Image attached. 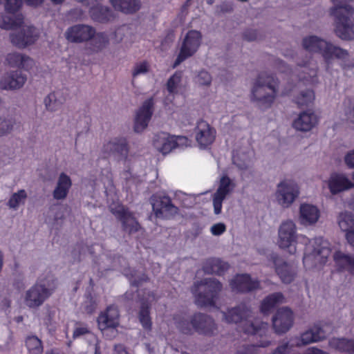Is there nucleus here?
Masks as SVG:
<instances>
[{
    "label": "nucleus",
    "mask_w": 354,
    "mask_h": 354,
    "mask_svg": "<svg viewBox=\"0 0 354 354\" xmlns=\"http://www.w3.org/2000/svg\"><path fill=\"white\" fill-rule=\"evenodd\" d=\"M298 243L305 245L303 263L307 270L322 266L331 254V245L327 240L322 237L309 240L305 235L297 233L296 223L292 220L282 221L278 230V246L294 254Z\"/></svg>",
    "instance_id": "nucleus-1"
},
{
    "label": "nucleus",
    "mask_w": 354,
    "mask_h": 354,
    "mask_svg": "<svg viewBox=\"0 0 354 354\" xmlns=\"http://www.w3.org/2000/svg\"><path fill=\"white\" fill-rule=\"evenodd\" d=\"M223 320L228 324H238L240 330L255 337H266L268 328L267 323L256 319L244 304L227 309L223 313Z\"/></svg>",
    "instance_id": "nucleus-2"
},
{
    "label": "nucleus",
    "mask_w": 354,
    "mask_h": 354,
    "mask_svg": "<svg viewBox=\"0 0 354 354\" xmlns=\"http://www.w3.org/2000/svg\"><path fill=\"white\" fill-rule=\"evenodd\" d=\"M279 89L278 80L266 73H260L251 88V100L262 109H266L274 103Z\"/></svg>",
    "instance_id": "nucleus-3"
},
{
    "label": "nucleus",
    "mask_w": 354,
    "mask_h": 354,
    "mask_svg": "<svg viewBox=\"0 0 354 354\" xmlns=\"http://www.w3.org/2000/svg\"><path fill=\"white\" fill-rule=\"evenodd\" d=\"M302 46L307 51L320 53L327 65V70L334 58L344 60L348 55L346 50L316 36H309L304 38Z\"/></svg>",
    "instance_id": "nucleus-4"
},
{
    "label": "nucleus",
    "mask_w": 354,
    "mask_h": 354,
    "mask_svg": "<svg viewBox=\"0 0 354 354\" xmlns=\"http://www.w3.org/2000/svg\"><path fill=\"white\" fill-rule=\"evenodd\" d=\"M57 283L52 275L39 279L32 286L26 290L24 304L30 308H37L50 297L56 289Z\"/></svg>",
    "instance_id": "nucleus-5"
},
{
    "label": "nucleus",
    "mask_w": 354,
    "mask_h": 354,
    "mask_svg": "<svg viewBox=\"0 0 354 354\" xmlns=\"http://www.w3.org/2000/svg\"><path fill=\"white\" fill-rule=\"evenodd\" d=\"M221 288V283L213 279H205L201 282H196L192 292L196 304L200 306L214 305L215 298Z\"/></svg>",
    "instance_id": "nucleus-6"
},
{
    "label": "nucleus",
    "mask_w": 354,
    "mask_h": 354,
    "mask_svg": "<svg viewBox=\"0 0 354 354\" xmlns=\"http://www.w3.org/2000/svg\"><path fill=\"white\" fill-rule=\"evenodd\" d=\"M175 324L176 327L185 334L192 333L194 330L203 334H211L215 328L214 320L203 314H196L190 323L187 320L175 318Z\"/></svg>",
    "instance_id": "nucleus-7"
},
{
    "label": "nucleus",
    "mask_w": 354,
    "mask_h": 354,
    "mask_svg": "<svg viewBox=\"0 0 354 354\" xmlns=\"http://www.w3.org/2000/svg\"><path fill=\"white\" fill-rule=\"evenodd\" d=\"M300 194L298 184L291 179H283L277 185L274 198L277 203L283 208H289Z\"/></svg>",
    "instance_id": "nucleus-8"
},
{
    "label": "nucleus",
    "mask_w": 354,
    "mask_h": 354,
    "mask_svg": "<svg viewBox=\"0 0 354 354\" xmlns=\"http://www.w3.org/2000/svg\"><path fill=\"white\" fill-rule=\"evenodd\" d=\"M202 42L201 33L198 30L188 31L183 40L178 57L174 64L176 68L185 59L193 56L198 50Z\"/></svg>",
    "instance_id": "nucleus-9"
},
{
    "label": "nucleus",
    "mask_w": 354,
    "mask_h": 354,
    "mask_svg": "<svg viewBox=\"0 0 354 354\" xmlns=\"http://www.w3.org/2000/svg\"><path fill=\"white\" fill-rule=\"evenodd\" d=\"M5 3V9L7 13L2 17L0 27L10 30L20 26L24 21L21 14L17 13L21 6V0H0V3Z\"/></svg>",
    "instance_id": "nucleus-10"
},
{
    "label": "nucleus",
    "mask_w": 354,
    "mask_h": 354,
    "mask_svg": "<svg viewBox=\"0 0 354 354\" xmlns=\"http://www.w3.org/2000/svg\"><path fill=\"white\" fill-rule=\"evenodd\" d=\"M194 135L198 147L201 149H207L214 143L216 131L207 122L200 120L194 129Z\"/></svg>",
    "instance_id": "nucleus-11"
},
{
    "label": "nucleus",
    "mask_w": 354,
    "mask_h": 354,
    "mask_svg": "<svg viewBox=\"0 0 354 354\" xmlns=\"http://www.w3.org/2000/svg\"><path fill=\"white\" fill-rule=\"evenodd\" d=\"M322 187H327L331 194L335 195L353 188L354 182L344 174L334 172L323 181Z\"/></svg>",
    "instance_id": "nucleus-12"
},
{
    "label": "nucleus",
    "mask_w": 354,
    "mask_h": 354,
    "mask_svg": "<svg viewBox=\"0 0 354 354\" xmlns=\"http://www.w3.org/2000/svg\"><path fill=\"white\" fill-rule=\"evenodd\" d=\"M153 212L157 218H167L176 214L178 209L167 196L153 195L151 198Z\"/></svg>",
    "instance_id": "nucleus-13"
},
{
    "label": "nucleus",
    "mask_w": 354,
    "mask_h": 354,
    "mask_svg": "<svg viewBox=\"0 0 354 354\" xmlns=\"http://www.w3.org/2000/svg\"><path fill=\"white\" fill-rule=\"evenodd\" d=\"M10 37L13 45L24 48L34 44L39 37V33L35 27L24 26L19 31L11 33Z\"/></svg>",
    "instance_id": "nucleus-14"
},
{
    "label": "nucleus",
    "mask_w": 354,
    "mask_h": 354,
    "mask_svg": "<svg viewBox=\"0 0 354 354\" xmlns=\"http://www.w3.org/2000/svg\"><path fill=\"white\" fill-rule=\"evenodd\" d=\"M326 332L321 323L315 324L311 328L303 333L301 337L291 339V346H302L322 340L326 337Z\"/></svg>",
    "instance_id": "nucleus-15"
},
{
    "label": "nucleus",
    "mask_w": 354,
    "mask_h": 354,
    "mask_svg": "<svg viewBox=\"0 0 354 354\" xmlns=\"http://www.w3.org/2000/svg\"><path fill=\"white\" fill-rule=\"evenodd\" d=\"M106 156H118L122 160H126L129 154L127 141L123 137H115L106 142L102 148Z\"/></svg>",
    "instance_id": "nucleus-16"
},
{
    "label": "nucleus",
    "mask_w": 354,
    "mask_h": 354,
    "mask_svg": "<svg viewBox=\"0 0 354 354\" xmlns=\"http://www.w3.org/2000/svg\"><path fill=\"white\" fill-rule=\"evenodd\" d=\"M321 216L319 207L313 204L303 203L299 208V222L301 225L309 227L315 225Z\"/></svg>",
    "instance_id": "nucleus-17"
},
{
    "label": "nucleus",
    "mask_w": 354,
    "mask_h": 354,
    "mask_svg": "<svg viewBox=\"0 0 354 354\" xmlns=\"http://www.w3.org/2000/svg\"><path fill=\"white\" fill-rule=\"evenodd\" d=\"M153 100L148 99L136 112L133 129L137 133L142 132L148 126L153 114Z\"/></svg>",
    "instance_id": "nucleus-18"
},
{
    "label": "nucleus",
    "mask_w": 354,
    "mask_h": 354,
    "mask_svg": "<svg viewBox=\"0 0 354 354\" xmlns=\"http://www.w3.org/2000/svg\"><path fill=\"white\" fill-rule=\"evenodd\" d=\"M234 187V184L227 176H223L221 178L218 187L212 198L214 211L216 214H219L221 212L223 201Z\"/></svg>",
    "instance_id": "nucleus-19"
},
{
    "label": "nucleus",
    "mask_w": 354,
    "mask_h": 354,
    "mask_svg": "<svg viewBox=\"0 0 354 354\" xmlns=\"http://www.w3.org/2000/svg\"><path fill=\"white\" fill-rule=\"evenodd\" d=\"M293 324V313L288 308H282L278 310L272 319L273 328L277 333L287 332Z\"/></svg>",
    "instance_id": "nucleus-20"
},
{
    "label": "nucleus",
    "mask_w": 354,
    "mask_h": 354,
    "mask_svg": "<svg viewBox=\"0 0 354 354\" xmlns=\"http://www.w3.org/2000/svg\"><path fill=\"white\" fill-rule=\"evenodd\" d=\"M26 80V75L23 74L21 71H11L2 77L0 86L4 90L19 89L24 85Z\"/></svg>",
    "instance_id": "nucleus-21"
},
{
    "label": "nucleus",
    "mask_w": 354,
    "mask_h": 354,
    "mask_svg": "<svg viewBox=\"0 0 354 354\" xmlns=\"http://www.w3.org/2000/svg\"><path fill=\"white\" fill-rule=\"evenodd\" d=\"M100 1L90 0V17L100 23L113 20L115 17L114 14L109 8L103 6Z\"/></svg>",
    "instance_id": "nucleus-22"
},
{
    "label": "nucleus",
    "mask_w": 354,
    "mask_h": 354,
    "mask_svg": "<svg viewBox=\"0 0 354 354\" xmlns=\"http://www.w3.org/2000/svg\"><path fill=\"white\" fill-rule=\"evenodd\" d=\"M318 117L313 111L301 112L292 123L293 127L300 131H309L318 124Z\"/></svg>",
    "instance_id": "nucleus-23"
},
{
    "label": "nucleus",
    "mask_w": 354,
    "mask_h": 354,
    "mask_svg": "<svg viewBox=\"0 0 354 354\" xmlns=\"http://www.w3.org/2000/svg\"><path fill=\"white\" fill-rule=\"evenodd\" d=\"M97 322L101 330L116 328L119 324L118 308L113 306L108 307L106 310L99 316Z\"/></svg>",
    "instance_id": "nucleus-24"
},
{
    "label": "nucleus",
    "mask_w": 354,
    "mask_h": 354,
    "mask_svg": "<svg viewBox=\"0 0 354 354\" xmlns=\"http://www.w3.org/2000/svg\"><path fill=\"white\" fill-rule=\"evenodd\" d=\"M271 259L275 266V270L281 281L285 283H291L296 275L295 269L286 262L282 261L276 255H272Z\"/></svg>",
    "instance_id": "nucleus-25"
},
{
    "label": "nucleus",
    "mask_w": 354,
    "mask_h": 354,
    "mask_svg": "<svg viewBox=\"0 0 354 354\" xmlns=\"http://www.w3.org/2000/svg\"><path fill=\"white\" fill-rule=\"evenodd\" d=\"M258 281L252 280L248 274H237L230 281V286L233 291L248 292L259 287Z\"/></svg>",
    "instance_id": "nucleus-26"
},
{
    "label": "nucleus",
    "mask_w": 354,
    "mask_h": 354,
    "mask_svg": "<svg viewBox=\"0 0 354 354\" xmlns=\"http://www.w3.org/2000/svg\"><path fill=\"white\" fill-rule=\"evenodd\" d=\"M174 142L173 136L161 132L154 136L153 145L158 151L166 155L174 149Z\"/></svg>",
    "instance_id": "nucleus-27"
},
{
    "label": "nucleus",
    "mask_w": 354,
    "mask_h": 354,
    "mask_svg": "<svg viewBox=\"0 0 354 354\" xmlns=\"http://www.w3.org/2000/svg\"><path fill=\"white\" fill-rule=\"evenodd\" d=\"M66 39L73 43H82L88 40V26L75 25L65 32Z\"/></svg>",
    "instance_id": "nucleus-28"
},
{
    "label": "nucleus",
    "mask_w": 354,
    "mask_h": 354,
    "mask_svg": "<svg viewBox=\"0 0 354 354\" xmlns=\"http://www.w3.org/2000/svg\"><path fill=\"white\" fill-rule=\"evenodd\" d=\"M72 182L71 178L62 172L59 176L56 187L53 192V198L56 200L65 199L71 187Z\"/></svg>",
    "instance_id": "nucleus-29"
},
{
    "label": "nucleus",
    "mask_w": 354,
    "mask_h": 354,
    "mask_svg": "<svg viewBox=\"0 0 354 354\" xmlns=\"http://www.w3.org/2000/svg\"><path fill=\"white\" fill-rule=\"evenodd\" d=\"M167 89L172 95H183L186 91V84L181 72L175 73L167 81Z\"/></svg>",
    "instance_id": "nucleus-30"
},
{
    "label": "nucleus",
    "mask_w": 354,
    "mask_h": 354,
    "mask_svg": "<svg viewBox=\"0 0 354 354\" xmlns=\"http://www.w3.org/2000/svg\"><path fill=\"white\" fill-rule=\"evenodd\" d=\"M6 62L11 67L21 68L28 70L33 64L28 56L19 53H11L7 55Z\"/></svg>",
    "instance_id": "nucleus-31"
},
{
    "label": "nucleus",
    "mask_w": 354,
    "mask_h": 354,
    "mask_svg": "<svg viewBox=\"0 0 354 354\" xmlns=\"http://www.w3.org/2000/svg\"><path fill=\"white\" fill-rule=\"evenodd\" d=\"M113 7L126 14L137 12L140 8L139 0H109Z\"/></svg>",
    "instance_id": "nucleus-32"
},
{
    "label": "nucleus",
    "mask_w": 354,
    "mask_h": 354,
    "mask_svg": "<svg viewBox=\"0 0 354 354\" xmlns=\"http://www.w3.org/2000/svg\"><path fill=\"white\" fill-rule=\"evenodd\" d=\"M333 261L335 266L338 270H346L348 272L354 261V256L337 250L333 254Z\"/></svg>",
    "instance_id": "nucleus-33"
},
{
    "label": "nucleus",
    "mask_w": 354,
    "mask_h": 354,
    "mask_svg": "<svg viewBox=\"0 0 354 354\" xmlns=\"http://www.w3.org/2000/svg\"><path fill=\"white\" fill-rule=\"evenodd\" d=\"M65 99L60 92H52L44 100L46 109L50 112L59 110L64 103Z\"/></svg>",
    "instance_id": "nucleus-34"
},
{
    "label": "nucleus",
    "mask_w": 354,
    "mask_h": 354,
    "mask_svg": "<svg viewBox=\"0 0 354 354\" xmlns=\"http://www.w3.org/2000/svg\"><path fill=\"white\" fill-rule=\"evenodd\" d=\"M228 268V263L218 259H207L203 266L205 272L219 275L223 274Z\"/></svg>",
    "instance_id": "nucleus-35"
},
{
    "label": "nucleus",
    "mask_w": 354,
    "mask_h": 354,
    "mask_svg": "<svg viewBox=\"0 0 354 354\" xmlns=\"http://www.w3.org/2000/svg\"><path fill=\"white\" fill-rule=\"evenodd\" d=\"M284 297L281 293H274L268 296L261 303V310L263 314L270 313L272 309L284 301Z\"/></svg>",
    "instance_id": "nucleus-36"
},
{
    "label": "nucleus",
    "mask_w": 354,
    "mask_h": 354,
    "mask_svg": "<svg viewBox=\"0 0 354 354\" xmlns=\"http://www.w3.org/2000/svg\"><path fill=\"white\" fill-rule=\"evenodd\" d=\"M118 212L121 214L120 219L126 231L131 233L138 230L140 227L139 224L136 221L131 213L125 210L123 207H120V209Z\"/></svg>",
    "instance_id": "nucleus-37"
},
{
    "label": "nucleus",
    "mask_w": 354,
    "mask_h": 354,
    "mask_svg": "<svg viewBox=\"0 0 354 354\" xmlns=\"http://www.w3.org/2000/svg\"><path fill=\"white\" fill-rule=\"evenodd\" d=\"M154 299L153 295H149L146 299H142L141 300V309L139 313V319L145 329H150L151 326V319L149 317L148 302L152 301Z\"/></svg>",
    "instance_id": "nucleus-38"
},
{
    "label": "nucleus",
    "mask_w": 354,
    "mask_h": 354,
    "mask_svg": "<svg viewBox=\"0 0 354 354\" xmlns=\"http://www.w3.org/2000/svg\"><path fill=\"white\" fill-rule=\"evenodd\" d=\"M340 229L345 232V238L350 233H354V214L348 212L339 214L337 218Z\"/></svg>",
    "instance_id": "nucleus-39"
},
{
    "label": "nucleus",
    "mask_w": 354,
    "mask_h": 354,
    "mask_svg": "<svg viewBox=\"0 0 354 354\" xmlns=\"http://www.w3.org/2000/svg\"><path fill=\"white\" fill-rule=\"evenodd\" d=\"M330 346L339 351L354 353V342L346 339L333 338L329 342Z\"/></svg>",
    "instance_id": "nucleus-40"
},
{
    "label": "nucleus",
    "mask_w": 354,
    "mask_h": 354,
    "mask_svg": "<svg viewBox=\"0 0 354 354\" xmlns=\"http://www.w3.org/2000/svg\"><path fill=\"white\" fill-rule=\"evenodd\" d=\"M204 193H201L198 195L187 194L181 191L175 192V199L179 201L183 206L185 207H192L196 202V198Z\"/></svg>",
    "instance_id": "nucleus-41"
},
{
    "label": "nucleus",
    "mask_w": 354,
    "mask_h": 354,
    "mask_svg": "<svg viewBox=\"0 0 354 354\" xmlns=\"http://www.w3.org/2000/svg\"><path fill=\"white\" fill-rule=\"evenodd\" d=\"M27 198V194L24 189H20L14 193L10 198L8 205L10 208L17 209L21 203H24Z\"/></svg>",
    "instance_id": "nucleus-42"
},
{
    "label": "nucleus",
    "mask_w": 354,
    "mask_h": 354,
    "mask_svg": "<svg viewBox=\"0 0 354 354\" xmlns=\"http://www.w3.org/2000/svg\"><path fill=\"white\" fill-rule=\"evenodd\" d=\"M26 345L30 354H41L43 351L41 342L35 336L28 337Z\"/></svg>",
    "instance_id": "nucleus-43"
},
{
    "label": "nucleus",
    "mask_w": 354,
    "mask_h": 354,
    "mask_svg": "<svg viewBox=\"0 0 354 354\" xmlns=\"http://www.w3.org/2000/svg\"><path fill=\"white\" fill-rule=\"evenodd\" d=\"M233 162L240 169H247L250 167L251 163V154H234L233 156Z\"/></svg>",
    "instance_id": "nucleus-44"
},
{
    "label": "nucleus",
    "mask_w": 354,
    "mask_h": 354,
    "mask_svg": "<svg viewBox=\"0 0 354 354\" xmlns=\"http://www.w3.org/2000/svg\"><path fill=\"white\" fill-rule=\"evenodd\" d=\"M315 94L312 90L308 89L301 92L295 98L296 103L299 106H306L313 102Z\"/></svg>",
    "instance_id": "nucleus-45"
},
{
    "label": "nucleus",
    "mask_w": 354,
    "mask_h": 354,
    "mask_svg": "<svg viewBox=\"0 0 354 354\" xmlns=\"http://www.w3.org/2000/svg\"><path fill=\"white\" fill-rule=\"evenodd\" d=\"M306 65L307 64H304L303 66L302 73L305 75L301 79L311 84L317 83V68H310Z\"/></svg>",
    "instance_id": "nucleus-46"
},
{
    "label": "nucleus",
    "mask_w": 354,
    "mask_h": 354,
    "mask_svg": "<svg viewBox=\"0 0 354 354\" xmlns=\"http://www.w3.org/2000/svg\"><path fill=\"white\" fill-rule=\"evenodd\" d=\"M212 76L206 71H201L194 77V82L200 86H209L212 83Z\"/></svg>",
    "instance_id": "nucleus-47"
},
{
    "label": "nucleus",
    "mask_w": 354,
    "mask_h": 354,
    "mask_svg": "<svg viewBox=\"0 0 354 354\" xmlns=\"http://www.w3.org/2000/svg\"><path fill=\"white\" fill-rule=\"evenodd\" d=\"M90 46H96L97 48H100L104 46L107 42L106 37L101 33L94 34V31L90 27Z\"/></svg>",
    "instance_id": "nucleus-48"
},
{
    "label": "nucleus",
    "mask_w": 354,
    "mask_h": 354,
    "mask_svg": "<svg viewBox=\"0 0 354 354\" xmlns=\"http://www.w3.org/2000/svg\"><path fill=\"white\" fill-rule=\"evenodd\" d=\"M149 65L147 62H141L135 64L132 75L133 77H136L141 75L146 74L149 71Z\"/></svg>",
    "instance_id": "nucleus-49"
},
{
    "label": "nucleus",
    "mask_w": 354,
    "mask_h": 354,
    "mask_svg": "<svg viewBox=\"0 0 354 354\" xmlns=\"http://www.w3.org/2000/svg\"><path fill=\"white\" fill-rule=\"evenodd\" d=\"M175 149H184L192 145V140L185 136H173Z\"/></svg>",
    "instance_id": "nucleus-50"
},
{
    "label": "nucleus",
    "mask_w": 354,
    "mask_h": 354,
    "mask_svg": "<svg viewBox=\"0 0 354 354\" xmlns=\"http://www.w3.org/2000/svg\"><path fill=\"white\" fill-rule=\"evenodd\" d=\"M346 120L354 124V101L348 99L344 103Z\"/></svg>",
    "instance_id": "nucleus-51"
},
{
    "label": "nucleus",
    "mask_w": 354,
    "mask_h": 354,
    "mask_svg": "<svg viewBox=\"0 0 354 354\" xmlns=\"http://www.w3.org/2000/svg\"><path fill=\"white\" fill-rule=\"evenodd\" d=\"M14 121L12 119H5L0 123V136L10 133L14 127Z\"/></svg>",
    "instance_id": "nucleus-52"
},
{
    "label": "nucleus",
    "mask_w": 354,
    "mask_h": 354,
    "mask_svg": "<svg viewBox=\"0 0 354 354\" xmlns=\"http://www.w3.org/2000/svg\"><path fill=\"white\" fill-rule=\"evenodd\" d=\"M226 230V226L223 223H218L213 225L210 228L211 233L214 236H219Z\"/></svg>",
    "instance_id": "nucleus-53"
},
{
    "label": "nucleus",
    "mask_w": 354,
    "mask_h": 354,
    "mask_svg": "<svg viewBox=\"0 0 354 354\" xmlns=\"http://www.w3.org/2000/svg\"><path fill=\"white\" fill-rule=\"evenodd\" d=\"M344 161L348 167L354 168V149L347 153L344 157ZM352 178L354 180V172L352 174Z\"/></svg>",
    "instance_id": "nucleus-54"
},
{
    "label": "nucleus",
    "mask_w": 354,
    "mask_h": 354,
    "mask_svg": "<svg viewBox=\"0 0 354 354\" xmlns=\"http://www.w3.org/2000/svg\"><path fill=\"white\" fill-rule=\"evenodd\" d=\"M88 333V330L86 327L76 326L73 331V337L75 339Z\"/></svg>",
    "instance_id": "nucleus-55"
},
{
    "label": "nucleus",
    "mask_w": 354,
    "mask_h": 354,
    "mask_svg": "<svg viewBox=\"0 0 354 354\" xmlns=\"http://www.w3.org/2000/svg\"><path fill=\"white\" fill-rule=\"evenodd\" d=\"M125 274L129 277L131 283L135 286H138L141 281H145L147 279V277H144L140 280H137V275L136 274H131L130 276L127 273H125Z\"/></svg>",
    "instance_id": "nucleus-56"
},
{
    "label": "nucleus",
    "mask_w": 354,
    "mask_h": 354,
    "mask_svg": "<svg viewBox=\"0 0 354 354\" xmlns=\"http://www.w3.org/2000/svg\"><path fill=\"white\" fill-rule=\"evenodd\" d=\"M269 344H270V341L265 339V340L261 341V342L258 345H257V346L266 347V346H268ZM255 347H256L255 345L249 346L247 348V354H250L252 352V351H253L255 348Z\"/></svg>",
    "instance_id": "nucleus-57"
},
{
    "label": "nucleus",
    "mask_w": 354,
    "mask_h": 354,
    "mask_svg": "<svg viewBox=\"0 0 354 354\" xmlns=\"http://www.w3.org/2000/svg\"><path fill=\"white\" fill-rule=\"evenodd\" d=\"M346 241L348 242V243L352 247L354 248V232L352 233V232H350L347 236H346Z\"/></svg>",
    "instance_id": "nucleus-58"
},
{
    "label": "nucleus",
    "mask_w": 354,
    "mask_h": 354,
    "mask_svg": "<svg viewBox=\"0 0 354 354\" xmlns=\"http://www.w3.org/2000/svg\"><path fill=\"white\" fill-rule=\"evenodd\" d=\"M116 354H128L125 348L122 345H117L115 347Z\"/></svg>",
    "instance_id": "nucleus-59"
},
{
    "label": "nucleus",
    "mask_w": 354,
    "mask_h": 354,
    "mask_svg": "<svg viewBox=\"0 0 354 354\" xmlns=\"http://www.w3.org/2000/svg\"><path fill=\"white\" fill-rule=\"evenodd\" d=\"M1 306L3 310L8 309L10 306V301L7 298H4L1 303Z\"/></svg>",
    "instance_id": "nucleus-60"
},
{
    "label": "nucleus",
    "mask_w": 354,
    "mask_h": 354,
    "mask_svg": "<svg viewBox=\"0 0 354 354\" xmlns=\"http://www.w3.org/2000/svg\"><path fill=\"white\" fill-rule=\"evenodd\" d=\"M54 3L59 4L62 3L64 0H51Z\"/></svg>",
    "instance_id": "nucleus-61"
},
{
    "label": "nucleus",
    "mask_w": 354,
    "mask_h": 354,
    "mask_svg": "<svg viewBox=\"0 0 354 354\" xmlns=\"http://www.w3.org/2000/svg\"><path fill=\"white\" fill-rule=\"evenodd\" d=\"M62 217V215L59 216V214H57L55 215V220H56V221H57V220H58L59 218H61Z\"/></svg>",
    "instance_id": "nucleus-62"
},
{
    "label": "nucleus",
    "mask_w": 354,
    "mask_h": 354,
    "mask_svg": "<svg viewBox=\"0 0 354 354\" xmlns=\"http://www.w3.org/2000/svg\"><path fill=\"white\" fill-rule=\"evenodd\" d=\"M95 354H98V347H97V342L95 343Z\"/></svg>",
    "instance_id": "nucleus-63"
},
{
    "label": "nucleus",
    "mask_w": 354,
    "mask_h": 354,
    "mask_svg": "<svg viewBox=\"0 0 354 354\" xmlns=\"http://www.w3.org/2000/svg\"><path fill=\"white\" fill-rule=\"evenodd\" d=\"M212 2H213V0H207V3H208L209 4H212Z\"/></svg>",
    "instance_id": "nucleus-64"
}]
</instances>
